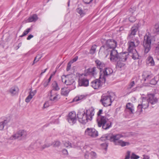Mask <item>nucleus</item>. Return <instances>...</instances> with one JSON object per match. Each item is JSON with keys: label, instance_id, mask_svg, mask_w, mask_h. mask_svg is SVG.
Segmentation results:
<instances>
[{"label": "nucleus", "instance_id": "54", "mask_svg": "<svg viewBox=\"0 0 159 159\" xmlns=\"http://www.w3.org/2000/svg\"><path fill=\"white\" fill-rule=\"evenodd\" d=\"M78 56H76L70 61L71 63H73L75 62L78 60Z\"/></svg>", "mask_w": 159, "mask_h": 159}, {"label": "nucleus", "instance_id": "33", "mask_svg": "<svg viewBox=\"0 0 159 159\" xmlns=\"http://www.w3.org/2000/svg\"><path fill=\"white\" fill-rule=\"evenodd\" d=\"M76 11L81 17H83L85 15V12L81 8L79 7L77 8Z\"/></svg>", "mask_w": 159, "mask_h": 159}, {"label": "nucleus", "instance_id": "43", "mask_svg": "<svg viewBox=\"0 0 159 159\" xmlns=\"http://www.w3.org/2000/svg\"><path fill=\"white\" fill-rule=\"evenodd\" d=\"M50 99L51 100V99L53 98L57 93L56 92H54L52 90L50 91Z\"/></svg>", "mask_w": 159, "mask_h": 159}, {"label": "nucleus", "instance_id": "8", "mask_svg": "<svg viewBox=\"0 0 159 159\" xmlns=\"http://www.w3.org/2000/svg\"><path fill=\"white\" fill-rule=\"evenodd\" d=\"M111 96L109 94H103L101 97L100 102L105 107L111 105L112 103Z\"/></svg>", "mask_w": 159, "mask_h": 159}, {"label": "nucleus", "instance_id": "13", "mask_svg": "<svg viewBox=\"0 0 159 159\" xmlns=\"http://www.w3.org/2000/svg\"><path fill=\"white\" fill-rule=\"evenodd\" d=\"M139 26L138 24H134L131 28L127 36L128 39H134V36L139 29Z\"/></svg>", "mask_w": 159, "mask_h": 159}, {"label": "nucleus", "instance_id": "45", "mask_svg": "<svg viewBox=\"0 0 159 159\" xmlns=\"http://www.w3.org/2000/svg\"><path fill=\"white\" fill-rule=\"evenodd\" d=\"M32 98L33 97L32 96L29 94V95L25 99V102L27 103L29 102Z\"/></svg>", "mask_w": 159, "mask_h": 159}, {"label": "nucleus", "instance_id": "47", "mask_svg": "<svg viewBox=\"0 0 159 159\" xmlns=\"http://www.w3.org/2000/svg\"><path fill=\"white\" fill-rule=\"evenodd\" d=\"M37 93V90H34L33 91H32V90L30 91V92L29 93V95H30L32 96V97L33 98L35 94Z\"/></svg>", "mask_w": 159, "mask_h": 159}, {"label": "nucleus", "instance_id": "48", "mask_svg": "<svg viewBox=\"0 0 159 159\" xmlns=\"http://www.w3.org/2000/svg\"><path fill=\"white\" fill-rule=\"evenodd\" d=\"M59 95V94L57 93L51 99V101L56 102L58 100V97Z\"/></svg>", "mask_w": 159, "mask_h": 159}, {"label": "nucleus", "instance_id": "24", "mask_svg": "<svg viewBox=\"0 0 159 159\" xmlns=\"http://www.w3.org/2000/svg\"><path fill=\"white\" fill-rule=\"evenodd\" d=\"M9 122L7 120H2V118L0 119V130H2L4 126Z\"/></svg>", "mask_w": 159, "mask_h": 159}, {"label": "nucleus", "instance_id": "50", "mask_svg": "<svg viewBox=\"0 0 159 159\" xmlns=\"http://www.w3.org/2000/svg\"><path fill=\"white\" fill-rule=\"evenodd\" d=\"M130 153L131 152L130 151H128L127 152L126 155L124 159H129L130 157Z\"/></svg>", "mask_w": 159, "mask_h": 159}, {"label": "nucleus", "instance_id": "27", "mask_svg": "<svg viewBox=\"0 0 159 159\" xmlns=\"http://www.w3.org/2000/svg\"><path fill=\"white\" fill-rule=\"evenodd\" d=\"M63 143L64 146L69 148H75L76 147L75 145L71 144L69 141H63Z\"/></svg>", "mask_w": 159, "mask_h": 159}, {"label": "nucleus", "instance_id": "57", "mask_svg": "<svg viewBox=\"0 0 159 159\" xmlns=\"http://www.w3.org/2000/svg\"><path fill=\"white\" fill-rule=\"evenodd\" d=\"M143 159H150V157L148 156L143 155Z\"/></svg>", "mask_w": 159, "mask_h": 159}, {"label": "nucleus", "instance_id": "62", "mask_svg": "<svg viewBox=\"0 0 159 159\" xmlns=\"http://www.w3.org/2000/svg\"><path fill=\"white\" fill-rule=\"evenodd\" d=\"M84 157L86 159H88L89 157V155L88 154H85L84 155Z\"/></svg>", "mask_w": 159, "mask_h": 159}, {"label": "nucleus", "instance_id": "6", "mask_svg": "<svg viewBox=\"0 0 159 159\" xmlns=\"http://www.w3.org/2000/svg\"><path fill=\"white\" fill-rule=\"evenodd\" d=\"M151 38L148 35H145L144 37L143 42V46L146 54L148 53L151 48Z\"/></svg>", "mask_w": 159, "mask_h": 159}, {"label": "nucleus", "instance_id": "28", "mask_svg": "<svg viewBox=\"0 0 159 159\" xmlns=\"http://www.w3.org/2000/svg\"><path fill=\"white\" fill-rule=\"evenodd\" d=\"M130 53L132 54L131 57L133 59L135 60L139 59V55L136 50H134V51Z\"/></svg>", "mask_w": 159, "mask_h": 159}, {"label": "nucleus", "instance_id": "52", "mask_svg": "<svg viewBox=\"0 0 159 159\" xmlns=\"http://www.w3.org/2000/svg\"><path fill=\"white\" fill-rule=\"evenodd\" d=\"M155 29L156 30V31L157 32H159V25L156 24L154 26Z\"/></svg>", "mask_w": 159, "mask_h": 159}, {"label": "nucleus", "instance_id": "14", "mask_svg": "<svg viewBox=\"0 0 159 159\" xmlns=\"http://www.w3.org/2000/svg\"><path fill=\"white\" fill-rule=\"evenodd\" d=\"M110 52V61L112 62H116L118 60L119 53L115 49L111 50L109 52Z\"/></svg>", "mask_w": 159, "mask_h": 159}, {"label": "nucleus", "instance_id": "5", "mask_svg": "<svg viewBox=\"0 0 159 159\" xmlns=\"http://www.w3.org/2000/svg\"><path fill=\"white\" fill-rule=\"evenodd\" d=\"M129 41L128 43V51L129 53L136 50L135 48L138 46L140 43V41L138 38H134L131 39H128Z\"/></svg>", "mask_w": 159, "mask_h": 159}, {"label": "nucleus", "instance_id": "60", "mask_svg": "<svg viewBox=\"0 0 159 159\" xmlns=\"http://www.w3.org/2000/svg\"><path fill=\"white\" fill-rule=\"evenodd\" d=\"M156 51H157L159 54V42L158 43L157 45L156 48Z\"/></svg>", "mask_w": 159, "mask_h": 159}, {"label": "nucleus", "instance_id": "56", "mask_svg": "<svg viewBox=\"0 0 159 159\" xmlns=\"http://www.w3.org/2000/svg\"><path fill=\"white\" fill-rule=\"evenodd\" d=\"M84 2L86 4H89L93 0H83Z\"/></svg>", "mask_w": 159, "mask_h": 159}, {"label": "nucleus", "instance_id": "32", "mask_svg": "<svg viewBox=\"0 0 159 159\" xmlns=\"http://www.w3.org/2000/svg\"><path fill=\"white\" fill-rule=\"evenodd\" d=\"M103 114V110L102 109H100L97 113V121H98L102 117H105V116H102L101 115Z\"/></svg>", "mask_w": 159, "mask_h": 159}, {"label": "nucleus", "instance_id": "29", "mask_svg": "<svg viewBox=\"0 0 159 159\" xmlns=\"http://www.w3.org/2000/svg\"><path fill=\"white\" fill-rule=\"evenodd\" d=\"M38 19L37 16L36 14H34L28 18V20L29 22H35Z\"/></svg>", "mask_w": 159, "mask_h": 159}, {"label": "nucleus", "instance_id": "42", "mask_svg": "<svg viewBox=\"0 0 159 159\" xmlns=\"http://www.w3.org/2000/svg\"><path fill=\"white\" fill-rule=\"evenodd\" d=\"M135 83L134 81L131 82L128 85V89H131L135 85Z\"/></svg>", "mask_w": 159, "mask_h": 159}, {"label": "nucleus", "instance_id": "10", "mask_svg": "<svg viewBox=\"0 0 159 159\" xmlns=\"http://www.w3.org/2000/svg\"><path fill=\"white\" fill-rule=\"evenodd\" d=\"M79 85L80 86L87 87L89 85V80L86 74H82L79 76Z\"/></svg>", "mask_w": 159, "mask_h": 159}, {"label": "nucleus", "instance_id": "39", "mask_svg": "<svg viewBox=\"0 0 159 159\" xmlns=\"http://www.w3.org/2000/svg\"><path fill=\"white\" fill-rule=\"evenodd\" d=\"M96 45H93L90 51V54H94L96 51Z\"/></svg>", "mask_w": 159, "mask_h": 159}, {"label": "nucleus", "instance_id": "25", "mask_svg": "<svg viewBox=\"0 0 159 159\" xmlns=\"http://www.w3.org/2000/svg\"><path fill=\"white\" fill-rule=\"evenodd\" d=\"M123 62L119 60L117 61L116 64V68L120 70L124 69L125 64Z\"/></svg>", "mask_w": 159, "mask_h": 159}, {"label": "nucleus", "instance_id": "46", "mask_svg": "<svg viewBox=\"0 0 159 159\" xmlns=\"http://www.w3.org/2000/svg\"><path fill=\"white\" fill-rule=\"evenodd\" d=\"M129 20L130 22H134L135 21L136 19L134 16H131L129 17Z\"/></svg>", "mask_w": 159, "mask_h": 159}, {"label": "nucleus", "instance_id": "40", "mask_svg": "<svg viewBox=\"0 0 159 159\" xmlns=\"http://www.w3.org/2000/svg\"><path fill=\"white\" fill-rule=\"evenodd\" d=\"M91 157L92 159H95L97 157V155L96 152L92 151L90 153Z\"/></svg>", "mask_w": 159, "mask_h": 159}, {"label": "nucleus", "instance_id": "26", "mask_svg": "<svg viewBox=\"0 0 159 159\" xmlns=\"http://www.w3.org/2000/svg\"><path fill=\"white\" fill-rule=\"evenodd\" d=\"M19 91V89L18 87L13 86L11 87L9 90L10 93L12 95L14 96L17 94Z\"/></svg>", "mask_w": 159, "mask_h": 159}, {"label": "nucleus", "instance_id": "53", "mask_svg": "<svg viewBox=\"0 0 159 159\" xmlns=\"http://www.w3.org/2000/svg\"><path fill=\"white\" fill-rule=\"evenodd\" d=\"M67 79V75H63L61 77V79L63 83H65V80H66Z\"/></svg>", "mask_w": 159, "mask_h": 159}, {"label": "nucleus", "instance_id": "30", "mask_svg": "<svg viewBox=\"0 0 159 159\" xmlns=\"http://www.w3.org/2000/svg\"><path fill=\"white\" fill-rule=\"evenodd\" d=\"M52 92L54 91H58L60 89L56 81H54L52 84Z\"/></svg>", "mask_w": 159, "mask_h": 159}, {"label": "nucleus", "instance_id": "64", "mask_svg": "<svg viewBox=\"0 0 159 159\" xmlns=\"http://www.w3.org/2000/svg\"><path fill=\"white\" fill-rule=\"evenodd\" d=\"M48 107V103H45L44 104L43 107L45 108Z\"/></svg>", "mask_w": 159, "mask_h": 159}, {"label": "nucleus", "instance_id": "23", "mask_svg": "<svg viewBox=\"0 0 159 159\" xmlns=\"http://www.w3.org/2000/svg\"><path fill=\"white\" fill-rule=\"evenodd\" d=\"M125 111L126 112H129L130 114L133 113V111H134V107L131 103H128L126 104Z\"/></svg>", "mask_w": 159, "mask_h": 159}, {"label": "nucleus", "instance_id": "3", "mask_svg": "<svg viewBox=\"0 0 159 159\" xmlns=\"http://www.w3.org/2000/svg\"><path fill=\"white\" fill-rule=\"evenodd\" d=\"M117 43V42L115 40L112 39H108L106 40L105 44L101 47L100 51L103 52L106 55V57H107L109 51L113 49H115Z\"/></svg>", "mask_w": 159, "mask_h": 159}, {"label": "nucleus", "instance_id": "34", "mask_svg": "<svg viewBox=\"0 0 159 159\" xmlns=\"http://www.w3.org/2000/svg\"><path fill=\"white\" fill-rule=\"evenodd\" d=\"M70 90L66 88H63L61 89V94L62 95L67 96L68 95Z\"/></svg>", "mask_w": 159, "mask_h": 159}, {"label": "nucleus", "instance_id": "19", "mask_svg": "<svg viewBox=\"0 0 159 159\" xmlns=\"http://www.w3.org/2000/svg\"><path fill=\"white\" fill-rule=\"evenodd\" d=\"M144 81L150 80L153 77V75L149 71H144L142 75Z\"/></svg>", "mask_w": 159, "mask_h": 159}, {"label": "nucleus", "instance_id": "58", "mask_svg": "<svg viewBox=\"0 0 159 159\" xmlns=\"http://www.w3.org/2000/svg\"><path fill=\"white\" fill-rule=\"evenodd\" d=\"M34 37L33 35L32 34L29 35L27 38V39L28 40H30L31 38Z\"/></svg>", "mask_w": 159, "mask_h": 159}, {"label": "nucleus", "instance_id": "55", "mask_svg": "<svg viewBox=\"0 0 159 159\" xmlns=\"http://www.w3.org/2000/svg\"><path fill=\"white\" fill-rule=\"evenodd\" d=\"M62 154L65 155H67L68 154V151L66 149H63L62 151Z\"/></svg>", "mask_w": 159, "mask_h": 159}, {"label": "nucleus", "instance_id": "1", "mask_svg": "<svg viewBox=\"0 0 159 159\" xmlns=\"http://www.w3.org/2000/svg\"><path fill=\"white\" fill-rule=\"evenodd\" d=\"M123 137V135L120 134H114L113 133H109L102 137L100 139L102 141L107 140L113 142L115 145H120L122 147L129 145V142L120 140V139Z\"/></svg>", "mask_w": 159, "mask_h": 159}, {"label": "nucleus", "instance_id": "36", "mask_svg": "<svg viewBox=\"0 0 159 159\" xmlns=\"http://www.w3.org/2000/svg\"><path fill=\"white\" fill-rule=\"evenodd\" d=\"M85 97V96L84 95H80V96L76 97L73 99V102H78L79 101L81 100L84 98Z\"/></svg>", "mask_w": 159, "mask_h": 159}, {"label": "nucleus", "instance_id": "18", "mask_svg": "<svg viewBox=\"0 0 159 159\" xmlns=\"http://www.w3.org/2000/svg\"><path fill=\"white\" fill-rule=\"evenodd\" d=\"M141 99L142 101L140 102V103L143 107L144 109H147L149 106L150 107V104L146 97H141Z\"/></svg>", "mask_w": 159, "mask_h": 159}, {"label": "nucleus", "instance_id": "17", "mask_svg": "<svg viewBox=\"0 0 159 159\" xmlns=\"http://www.w3.org/2000/svg\"><path fill=\"white\" fill-rule=\"evenodd\" d=\"M85 134L92 137H96L98 136V132L94 129L88 128L85 131Z\"/></svg>", "mask_w": 159, "mask_h": 159}, {"label": "nucleus", "instance_id": "7", "mask_svg": "<svg viewBox=\"0 0 159 159\" xmlns=\"http://www.w3.org/2000/svg\"><path fill=\"white\" fill-rule=\"evenodd\" d=\"M112 69L110 68H105L104 70H101L100 72V79H102L103 82L106 81V77L112 73Z\"/></svg>", "mask_w": 159, "mask_h": 159}, {"label": "nucleus", "instance_id": "38", "mask_svg": "<svg viewBox=\"0 0 159 159\" xmlns=\"http://www.w3.org/2000/svg\"><path fill=\"white\" fill-rule=\"evenodd\" d=\"M31 30V29L30 28H29L26 29L24 31L23 34L20 36V37H22L26 35Z\"/></svg>", "mask_w": 159, "mask_h": 159}, {"label": "nucleus", "instance_id": "22", "mask_svg": "<svg viewBox=\"0 0 159 159\" xmlns=\"http://www.w3.org/2000/svg\"><path fill=\"white\" fill-rule=\"evenodd\" d=\"M146 63L148 66H155V62L153 57L150 56L148 57L146 60Z\"/></svg>", "mask_w": 159, "mask_h": 159}, {"label": "nucleus", "instance_id": "20", "mask_svg": "<svg viewBox=\"0 0 159 159\" xmlns=\"http://www.w3.org/2000/svg\"><path fill=\"white\" fill-rule=\"evenodd\" d=\"M128 57V54L127 53H120L118 58L119 61L122 62H125L126 61Z\"/></svg>", "mask_w": 159, "mask_h": 159}, {"label": "nucleus", "instance_id": "49", "mask_svg": "<svg viewBox=\"0 0 159 159\" xmlns=\"http://www.w3.org/2000/svg\"><path fill=\"white\" fill-rule=\"evenodd\" d=\"M72 63H71L70 61H69L67 64V66L66 70L67 71H69L70 69L71 64Z\"/></svg>", "mask_w": 159, "mask_h": 159}, {"label": "nucleus", "instance_id": "37", "mask_svg": "<svg viewBox=\"0 0 159 159\" xmlns=\"http://www.w3.org/2000/svg\"><path fill=\"white\" fill-rule=\"evenodd\" d=\"M42 57V55H38L36 57H35L33 61V63L32 65H34V63L38 61Z\"/></svg>", "mask_w": 159, "mask_h": 159}, {"label": "nucleus", "instance_id": "11", "mask_svg": "<svg viewBox=\"0 0 159 159\" xmlns=\"http://www.w3.org/2000/svg\"><path fill=\"white\" fill-rule=\"evenodd\" d=\"M148 102L150 104V108L154 107L153 105L157 104L158 102V99L154 93H150L147 94L146 97Z\"/></svg>", "mask_w": 159, "mask_h": 159}, {"label": "nucleus", "instance_id": "59", "mask_svg": "<svg viewBox=\"0 0 159 159\" xmlns=\"http://www.w3.org/2000/svg\"><path fill=\"white\" fill-rule=\"evenodd\" d=\"M49 83L47 81H46L43 84V86L44 87H46L48 84Z\"/></svg>", "mask_w": 159, "mask_h": 159}, {"label": "nucleus", "instance_id": "41", "mask_svg": "<svg viewBox=\"0 0 159 159\" xmlns=\"http://www.w3.org/2000/svg\"><path fill=\"white\" fill-rule=\"evenodd\" d=\"M131 159H138L139 158V157L136 155L134 153H132L130 157Z\"/></svg>", "mask_w": 159, "mask_h": 159}, {"label": "nucleus", "instance_id": "15", "mask_svg": "<svg viewBox=\"0 0 159 159\" xmlns=\"http://www.w3.org/2000/svg\"><path fill=\"white\" fill-rule=\"evenodd\" d=\"M65 83L67 85H72L73 87L72 89H74L75 87L74 75H67V79L65 80Z\"/></svg>", "mask_w": 159, "mask_h": 159}, {"label": "nucleus", "instance_id": "44", "mask_svg": "<svg viewBox=\"0 0 159 159\" xmlns=\"http://www.w3.org/2000/svg\"><path fill=\"white\" fill-rule=\"evenodd\" d=\"M157 81L155 79V78H153L150 81V83L152 85H155L157 83Z\"/></svg>", "mask_w": 159, "mask_h": 159}, {"label": "nucleus", "instance_id": "9", "mask_svg": "<svg viewBox=\"0 0 159 159\" xmlns=\"http://www.w3.org/2000/svg\"><path fill=\"white\" fill-rule=\"evenodd\" d=\"M27 135V133L26 131L21 130L18 131L12 135L10 138V139L11 140H13L19 138L20 139H24L26 138Z\"/></svg>", "mask_w": 159, "mask_h": 159}, {"label": "nucleus", "instance_id": "21", "mask_svg": "<svg viewBox=\"0 0 159 159\" xmlns=\"http://www.w3.org/2000/svg\"><path fill=\"white\" fill-rule=\"evenodd\" d=\"M95 62L97 67L100 69V71L101 70H102L103 68L105 67V65L104 63L98 59L96 60Z\"/></svg>", "mask_w": 159, "mask_h": 159}, {"label": "nucleus", "instance_id": "16", "mask_svg": "<svg viewBox=\"0 0 159 159\" xmlns=\"http://www.w3.org/2000/svg\"><path fill=\"white\" fill-rule=\"evenodd\" d=\"M103 82L102 79H100V77L98 79H96L90 83L91 86L94 89H98L101 88Z\"/></svg>", "mask_w": 159, "mask_h": 159}, {"label": "nucleus", "instance_id": "51", "mask_svg": "<svg viewBox=\"0 0 159 159\" xmlns=\"http://www.w3.org/2000/svg\"><path fill=\"white\" fill-rule=\"evenodd\" d=\"M60 142L59 141H56L53 143V145L57 147L60 145Z\"/></svg>", "mask_w": 159, "mask_h": 159}, {"label": "nucleus", "instance_id": "63", "mask_svg": "<svg viewBox=\"0 0 159 159\" xmlns=\"http://www.w3.org/2000/svg\"><path fill=\"white\" fill-rule=\"evenodd\" d=\"M21 43H19L18 45L17 46L16 50L18 49L21 46Z\"/></svg>", "mask_w": 159, "mask_h": 159}, {"label": "nucleus", "instance_id": "2", "mask_svg": "<svg viewBox=\"0 0 159 159\" xmlns=\"http://www.w3.org/2000/svg\"><path fill=\"white\" fill-rule=\"evenodd\" d=\"M94 114V109L91 108L87 110L85 112L83 111H79L77 114V117L79 122L85 124L88 120H92Z\"/></svg>", "mask_w": 159, "mask_h": 159}, {"label": "nucleus", "instance_id": "61", "mask_svg": "<svg viewBox=\"0 0 159 159\" xmlns=\"http://www.w3.org/2000/svg\"><path fill=\"white\" fill-rule=\"evenodd\" d=\"M53 76V75L52 74H51L50 77H49V79H48V81H47L49 83L50 81H51V79L52 77V76Z\"/></svg>", "mask_w": 159, "mask_h": 159}, {"label": "nucleus", "instance_id": "4", "mask_svg": "<svg viewBox=\"0 0 159 159\" xmlns=\"http://www.w3.org/2000/svg\"><path fill=\"white\" fill-rule=\"evenodd\" d=\"M98 126L105 130H107L112 126V122L106 116L102 117L100 120L97 121Z\"/></svg>", "mask_w": 159, "mask_h": 159}, {"label": "nucleus", "instance_id": "35", "mask_svg": "<svg viewBox=\"0 0 159 159\" xmlns=\"http://www.w3.org/2000/svg\"><path fill=\"white\" fill-rule=\"evenodd\" d=\"M137 109L136 111L137 114L139 115L143 111V107L141 104H139L137 106Z\"/></svg>", "mask_w": 159, "mask_h": 159}, {"label": "nucleus", "instance_id": "31", "mask_svg": "<svg viewBox=\"0 0 159 159\" xmlns=\"http://www.w3.org/2000/svg\"><path fill=\"white\" fill-rule=\"evenodd\" d=\"M96 67H94L92 68H89L86 70V72L89 74L94 75L96 71Z\"/></svg>", "mask_w": 159, "mask_h": 159}, {"label": "nucleus", "instance_id": "12", "mask_svg": "<svg viewBox=\"0 0 159 159\" xmlns=\"http://www.w3.org/2000/svg\"><path fill=\"white\" fill-rule=\"evenodd\" d=\"M66 120L71 125L75 123L77 121L75 112L74 111L69 112L66 116Z\"/></svg>", "mask_w": 159, "mask_h": 159}]
</instances>
